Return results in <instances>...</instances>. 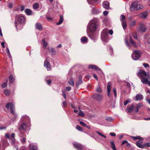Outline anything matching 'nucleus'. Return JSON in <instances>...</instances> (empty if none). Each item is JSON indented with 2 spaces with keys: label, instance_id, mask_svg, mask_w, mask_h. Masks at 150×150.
<instances>
[{
  "label": "nucleus",
  "instance_id": "f257e3e1",
  "mask_svg": "<svg viewBox=\"0 0 150 150\" xmlns=\"http://www.w3.org/2000/svg\"><path fill=\"white\" fill-rule=\"evenodd\" d=\"M98 21V19L96 18L91 20L87 25V30H88L92 33H93L96 31L97 27Z\"/></svg>",
  "mask_w": 150,
  "mask_h": 150
},
{
  "label": "nucleus",
  "instance_id": "f03ea898",
  "mask_svg": "<svg viewBox=\"0 0 150 150\" xmlns=\"http://www.w3.org/2000/svg\"><path fill=\"white\" fill-rule=\"evenodd\" d=\"M137 74L141 77V81L143 83L148 84L150 86V81H149L147 79L149 77L148 73L144 70H140Z\"/></svg>",
  "mask_w": 150,
  "mask_h": 150
},
{
  "label": "nucleus",
  "instance_id": "7ed1b4c3",
  "mask_svg": "<svg viewBox=\"0 0 150 150\" xmlns=\"http://www.w3.org/2000/svg\"><path fill=\"white\" fill-rule=\"evenodd\" d=\"M25 18L23 16H18L16 17L15 20V26L17 29L22 28L24 23Z\"/></svg>",
  "mask_w": 150,
  "mask_h": 150
},
{
  "label": "nucleus",
  "instance_id": "20e7f679",
  "mask_svg": "<svg viewBox=\"0 0 150 150\" xmlns=\"http://www.w3.org/2000/svg\"><path fill=\"white\" fill-rule=\"evenodd\" d=\"M108 33L110 35H112L113 34V31L112 30H109L108 28H105L103 30L101 33V39L103 41L105 42L108 41Z\"/></svg>",
  "mask_w": 150,
  "mask_h": 150
},
{
  "label": "nucleus",
  "instance_id": "39448f33",
  "mask_svg": "<svg viewBox=\"0 0 150 150\" xmlns=\"http://www.w3.org/2000/svg\"><path fill=\"white\" fill-rule=\"evenodd\" d=\"M21 120L23 123H22L19 125V130L20 131L25 130L27 128V125L24 122L28 123L30 122V119L28 116H23L22 117Z\"/></svg>",
  "mask_w": 150,
  "mask_h": 150
},
{
  "label": "nucleus",
  "instance_id": "423d86ee",
  "mask_svg": "<svg viewBox=\"0 0 150 150\" xmlns=\"http://www.w3.org/2000/svg\"><path fill=\"white\" fill-rule=\"evenodd\" d=\"M143 142L142 140H140L136 142V144L139 147L142 149H144L150 147V143L146 142L143 144H141V143Z\"/></svg>",
  "mask_w": 150,
  "mask_h": 150
},
{
  "label": "nucleus",
  "instance_id": "0eeeda50",
  "mask_svg": "<svg viewBox=\"0 0 150 150\" xmlns=\"http://www.w3.org/2000/svg\"><path fill=\"white\" fill-rule=\"evenodd\" d=\"M132 54V57L134 60H136L138 59L141 57V52L137 50H134L133 51Z\"/></svg>",
  "mask_w": 150,
  "mask_h": 150
},
{
  "label": "nucleus",
  "instance_id": "6e6552de",
  "mask_svg": "<svg viewBox=\"0 0 150 150\" xmlns=\"http://www.w3.org/2000/svg\"><path fill=\"white\" fill-rule=\"evenodd\" d=\"M92 97L95 100L98 102H101L103 98V95L100 93H95L93 96Z\"/></svg>",
  "mask_w": 150,
  "mask_h": 150
},
{
  "label": "nucleus",
  "instance_id": "1a4fd4ad",
  "mask_svg": "<svg viewBox=\"0 0 150 150\" xmlns=\"http://www.w3.org/2000/svg\"><path fill=\"white\" fill-rule=\"evenodd\" d=\"M139 31L144 32L146 30V27L143 23H141L139 24Z\"/></svg>",
  "mask_w": 150,
  "mask_h": 150
},
{
  "label": "nucleus",
  "instance_id": "9d476101",
  "mask_svg": "<svg viewBox=\"0 0 150 150\" xmlns=\"http://www.w3.org/2000/svg\"><path fill=\"white\" fill-rule=\"evenodd\" d=\"M44 66L48 71H49L51 69V66L50 64L47 60H46L44 62Z\"/></svg>",
  "mask_w": 150,
  "mask_h": 150
},
{
  "label": "nucleus",
  "instance_id": "9b49d317",
  "mask_svg": "<svg viewBox=\"0 0 150 150\" xmlns=\"http://www.w3.org/2000/svg\"><path fill=\"white\" fill-rule=\"evenodd\" d=\"M149 12L148 11H145L140 13L138 15V16L140 18H146Z\"/></svg>",
  "mask_w": 150,
  "mask_h": 150
},
{
  "label": "nucleus",
  "instance_id": "f8f14e48",
  "mask_svg": "<svg viewBox=\"0 0 150 150\" xmlns=\"http://www.w3.org/2000/svg\"><path fill=\"white\" fill-rule=\"evenodd\" d=\"M73 145L78 150H82L83 149V146L77 142H74L73 144Z\"/></svg>",
  "mask_w": 150,
  "mask_h": 150
},
{
  "label": "nucleus",
  "instance_id": "ddd939ff",
  "mask_svg": "<svg viewBox=\"0 0 150 150\" xmlns=\"http://www.w3.org/2000/svg\"><path fill=\"white\" fill-rule=\"evenodd\" d=\"M143 105L142 103H139L136 105L134 110L135 112H138L139 109L141 108Z\"/></svg>",
  "mask_w": 150,
  "mask_h": 150
},
{
  "label": "nucleus",
  "instance_id": "4468645a",
  "mask_svg": "<svg viewBox=\"0 0 150 150\" xmlns=\"http://www.w3.org/2000/svg\"><path fill=\"white\" fill-rule=\"evenodd\" d=\"M110 86L111 83L110 82L108 83L107 86V94L108 96L110 97Z\"/></svg>",
  "mask_w": 150,
  "mask_h": 150
},
{
  "label": "nucleus",
  "instance_id": "2eb2a0df",
  "mask_svg": "<svg viewBox=\"0 0 150 150\" xmlns=\"http://www.w3.org/2000/svg\"><path fill=\"white\" fill-rule=\"evenodd\" d=\"M103 7L104 8L107 9H108L109 8V4L108 2L105 1L103 3Z\"/></svg>",
  "mask_w": 150,
  "mask_h": 150
},
{
  "label": "nucleus",
  "instance_id": "dca6fc26",
  "mask_svg": "<svg viewBox=\"0 0 150 150\" xmlns=\"http://www.w3.org/2000/svg\"><path fill=\"white\" fill-rule=\"evenodd\" d=\"M138 2L137 1H135L132 3L131 6V10H133L135 8L136 9L137 6V5Z\"/></svg>",
  "mask_w": 150,
  "mask_h": 150
},
{
  "label": "nucleus",
  "instance_id": "f3484780",
  "mask_svg": "<svg viewBox=\"0 0 150 150\" xmlns=\"http://www.w3.org/2000/svg\"><path fill=\"white\" fill-rule=\"evenodd\" d=\"M82 82L83 81L81 76L80 75H79L78 82L76 83L77 86L78 87L79 85L82 83Z\"/></svg>",
  "mask_w": 150,
  "mask_h": 150
},
{
  "label": "nucleus",
  "instance_id": "a211bd4d",
  "mask_svg": "<svg viewBox=\"0 0 150 150\" xmlns=\"http://www.w3.org/2000/svg\"><path fill=\"white\" fill-rule=\"evenodd\" d=\"M35 27L38 30H41L43 28L41 24L39 23H37L35 24Z\"/></svg>",
  "mask_w": 150,
  "mask_h": 150
},
{
  "label": "nucleus",
  "instance_id": "6ab92c4d",
  "mask_svg": "<svg viewBox=\"0 0 150 150\" xmlns=\"http://www.w3.org/2000/svg\"><path fill=\"white\" fill-rule=\"evenodd\" d=\"M29 146L30 150H38L37 147L34 144H29Z\"/></svg>",
  "mask_w": 150,
  "mask_h": 150
},
{
  "label": "nucleus",
  "instance_id": "aec40b11",
  "mask_svg": "<svg viewBox=\"0 0 150 150\" xmlns=\"http://www.w3.org/2000/svg\"><path fill=\"white\" fill-rule=\"evenodd\" d=\"M25 12L26 14L28 16L31 15L33 14L32 11L28 8L26 9L25 10Z\"/></svg>",
  "mask_w": 150,
  "mask_h": 150
},
{
  "label": "nucleus",
  "instance_id": "412c9836",
  "mask_svg": "<svg viewBox=\"0 0 150 150\" xmlns=\"http://www.w3.org/2000/svg\"><path fill=\"white\" fill-rule=\"evenodd\" d=\"M49 50V53L52 55H54L56 54V51L54 49L52 48H51L50 49L48 48Z\"/></svg>",
  "mask_w": 150,
  "mask_h": 150
},
{
  "label": "nucleus",
  "instance_id": "4be33fe9",
  "mask_svg": "<svg viewBox=\"0 0 150 150\" xmlns=\"http://www.w3.org/2000/svg\"><path fill=\"white\" fill-rule=\"evenodd\" d=\"M129 42L131 43L132 46L135 47H137V45L136 43L133 41L131 36H129Z\"/></svg>",
  "mask_w": 150,
  "mask_h": 150
},
{
  "label": "nucleus",
  "instance_id": "5701e85b",
  "mask_svg": "<svg viewBox=\"0 0 150 150\" xmlns=\"http://www.w3.org/2000/svg\"><path fill=\"white\" fill-rule=\"evenodd\" d=\"M144 38L147 43L149 44L150 43V38L149 37L148 35H145L144 36Z\"/></svg>",
  "mask_w": 150,
  "mask_h": 150
},
{
  "label": "nucleus",
  "instance_id": "b1692460",
  "mask_svg": "<svg viewBox=\"0 0 150 150\" xmlns=\"http://www.w3.org/2000/svg\"><path fill=\"white\" fill-rule=\"evenodd\" d=\"M88 35L89 38L92 40H94L96 38V36L93 33L89 34L88 33Z\"/></svg>",
  "mask_w": 150,
  "mask_h": 150
},
{
  "label": "nucleus",
  "instance_id": "393cba45",
  "mask_svg": "<svg viewBox=\"0 0 150 150\" xmlns=\"http://www.w3.org/2000/svg\"><path fill=\"white\" fill-rule=\"evenodd\" d=\"M134 106L133 105H131L130 106L128 107L127 111L129 112H131L133 110Z\"/></svg>",
  "mask_w": 150,
  "mask_h": 150
},
{
  "label": "nucleus",
  "instance_id": "a878e982",
  "mask_svg": "<svg viewBox=\"0 0 150 150\" xmlns=\"http://www.w3.org/2000/svg\"><path fill=\"white\" fill-rule=\"evenodd\" d=\"M10 110L11 113L13 114H15V108L14 105L13 104H10Z\"/></svg>",
  "mask_w": 150,
  "mask_h": 150
},
{
  "label": "nucleus",
  "instance_id": "bb28decb",
  "mask_svg": "<svg viewBox=\"0 0 150 150\" xmlns=\"http://www.w3.org/2000/svg\"><path fill=\"white\" fill-rule=\"evenodd\" d=\"M42 41L43 43V47L44 49H45L46 47L48 45V43L45 41V39L43 38L42 39Z\"/></svg>",
  "mask_w": 150,
  "mask_h": 150
},
{
  "label": "nucleus",
  "instance_id": "cd10ccee",
  "mask_svg": "<svg viewBox=\"0 0 150 150\" xmlns=\"http://www.w3.org/2000/svg\"><path fill=\"white\" fill-rule=\"evenodd\" d=\"M64 21L63 17L62 15H60L59 20L58 23H56L57 25H59L61 24Z\"/></svg>",
  "mask_w": 150,
  "mask_h": 150
},
{
  "label": "nucleus",
  "instance_id": "c85d7f7f",
  "mask_svg": "<svg viewBox=\"0 0 150 150\" xmlns=\"http://www.w3.org/2000/svg\"><path fill=\"white\" fill-rule=\"evenodd\" d=\"M111 147L113 150H117L115 147V144L113 141H110Z\"/></svg>",
  "mask_w": 150,
  "mask_h": 150
},
{
  "label": "nucleus",
  "instance_id": "c756f323",
  "mask_svg": "<svg viewBox=\"0 0 150 150\" xmlns=\"http://www.w3.org/2000/svg\"><path fill=\"white\" fill-rule=\"evenodd\" d=\"M143 98V96L142 95H137L136 96V99L137 100H142Z\"/></svg>",
  "mask_w": 150,
  "mask_h": 150
},
{
  "label": "nucleus",
  "instance_id": "7c9ffc66",
  "mask_svg": "<svg viewBox=\"0 0 150 150\" xmlns=\"http://www.w3.org/2000/svg\"><path fill=\"white\" fill-rule=\"evenodd\" d=\"M125 144H126V145L125 146H126L128 147H130V144L128 143V142L126 141L125 140L122 141V144L123 145Z\"/></svg>",
  "mask_w": 150,
  "mask_h": 150
},
{
  "label": "nucleus",
  "instance_id": "2f4dec72",
  "mask_svg": "<svg viewBox=\"0 0 150 150\" xmlns=\"http://www.w3.org/2000/svg\"><path fill=\"white\" fill-rule=\"evenodd\" d=\"M9 80L10 82L12 83L14 80V78L13 76L11 74L10 75L9 77Z\"/></svg>",
  "mask_w": 150,
  "mask_h": 150
},
{
  "label": "nucleus",
  "instance_id": "473e14b6",
  "mask_svg": "<svg viewBox=\"0 0 150 150\" xmlns=\"http://www.w3.org/2000/svg\"><path fill=\"white\" fill-rule=\"evenodd\" d=\"M98 67L95 65H90L89 66V68H92L96 70L98 69Z\"/></svg>",
  "mask_w": 150,
  "mask_h": 150
},
{
  "label": "nucleus",
  "instance_id": "72a5a7b5",
  "mask_svg": "<svg viewBox=\"0 0 150 150\" xmlns=\"http://www.w3.org/2000/svg\"><path fill=\"white\" fill-rule=\"evenodd\" d=\"M122 24L124 29H125L126 28L127 23L125 21H122Z\"/></svg>",
  "mask_w": 150,
  "mask_h": 150
},
{
  "label": "nucleus",
  "instance_id": "f704fd0d",
  "mask_svg": "<svg viewBox=\"0 0 150 150\" xmlns=\"http://www.w3.org/2000/svg\"><path fill=\"white\" fill-rule=\"evenodd\" d=\"M4 93L7 96H8L10 94V92L9 90L8 89H5L4 91Z\"/></svg>",
  "mask_w": 150,
  "mask_h": 150
},
{
  "label": "nucleus",
  "instance_id": "c9c22d12",
  "mask_svg": "<svg viewBox=\"0 0 150 150\" xmlns=\"http://www.w3.org/2000/svg\"><path fill=\"white\" fill-rule=\"evenodd\" d=\"M143 8V6L141 4H138L137 6L136 9L139 10Z\"/></svg>",
  "mask_w": 150,
  "mask_h": 150
},
{
  "label": "nucleus",
  "instance_id": "e433bc0d",
  "mask_svg": "<svg viewBox=\"0 0 150 150\" xmlns=\"http://www.w3.org/2000/svg\"><path fill=\"white\" fill-rule=\"evenodd\" d=\"M105 120L108 122H112L113 121V119L111 117H107L105 118Z\"/></svg>",
  "mask_w": 150,
  "mask_h": 150
},
{
  "label": "nucleus",
  "instance_id": "4c0bfd02",
  "mask_svg": "<svg viewBox=\"0 0 150 150\" xmlns=\"http://www.w3.org/2000/svg\"><path fill=\"white\" fill-rule=\"evenodd\" d=\"M88 38L86 37H83L81 39V42H84L87 41Z\"/></svg>",
  "mask_w": 150,
  "mask_h": 150
},
{
  "label": "nucleus",
  "instance_id": "58836bf2",
  "mask_svg": "<svg viewBox=\"0 0 150 150\" xmlns=\"http://www.w3.org/2000/svg\"><path fill=\"white\" fill-rule=\"evenodd\" d=\"M69 83L72 86H74V82L72 79H71L69 81Z\"/></svg>",
  "mask_w": 150,
  "mask_h": 150
},
{
  "label": "nucleus",
  "instance_id": "ea45409f",
  "mask_svg": "<svg viewBox=\"0 0 150 150\" xmlns=\"http://www.w3.org/2000/svg\"><path fill=\"white\" fill-rule=\"evenodd\" d=\"M20 141L22 144H24L26 142V138L25 137H23L21 139Z\"/></svg>",
  "mask_w": 150,
  "mask_h": 150
},
{
  "label": "nucleus",
  "instance_id": "a19ab883",
  "mask_svg": "<svg viewBox=\"0 0 150 150\" xmlns=\"http://www.w3.org/2000/svg\"><path fill=\"white\" fill-rule=\"evenodd\" d=\"M125 16L123 15H122L120 17V20L122 22V21H125Z\"/></svg>",
  "mask_w": 150,
  "mask_h": 150
},
{
  "label": "nucleus",
  "instance_id": "79ce46f5",
  "mask_svg": "<svg viewBox=\"0 0 150 150\" xmlns=\"http://www.w3.org/2000/svg\"><path fill=\"white\" fill-rule=\"evenodd\" d=\"M33 9H38L39 7V5L38 3H35L33 5Z\"/></svg>",
  "mask_w": 150,
  "mask_h": 150
},
{
  "label": "nucleus",
  "instance_id": "37998d69",
  "mask_svg": "<svg viewBox=\"0 0 150 150\" xmlns=\"http://www.w3.org/2000/svg\"><path fill=\"white\" fill-rule=\"evenodd\" d=\"M98 11L96 9V8H93L92 10V12L93 14H96L98 13Z\"/></svg>",
  "mask_w": 150,
  "mask_h": 150
},
{
  "label": "nucleus",
  "instance_id": "c03bdc74",
  "mask_svg": "<svg viewBox=\"0 0 150 150\" xmlns=\"http://www.w3.org/2000/svg\"><path fill=\"white\" fill-rule=\"evenodd\" d=\"M96 132L99 134V135L102 136L105 138H106V136L105 135H104L102 133L98 131H96Z\"/></svg>",
  "mask_w": 150,
  "mask_h": 150
},
{
  "label": "nucleus",
  "instance_id": "a18cd8bd",
  "mask_svg": "<svg viewBox=\"0 0 150 150\" xmlns=\"http://www.w3.org/2000/svg\"><path fill=\"white\" fill-rule=\"evenodd\" d=\"M78 115L81 117H83L85 115V114L82 111H80L78 114Z\"/></svg>",
  "mask_w": 150,
  "mask_h": 150
},
{
  "label": "nucleus",
  "instance_id": "49530a36",
  "mask_svg": "<svg viewBox=\"0 0 150 150\" xmlns=\"http://www.w3.org/2000/svg\"><path fill=\"white\" fill-rule=\"evenodd\" d=\"M136 22L135 21H132L130 22V26H133L135 24Z\"/></svg>",
  "mask_w": 150,
  "mask_h": 150
},
{
  "label": "nucleus",
  "instance_id": "de8ad7c7",
  "mask_svg": "<svg viewBox=\"0 0 150 150\" xmlns=\"http://www.w3.org/2000/svg\"><path fill=\"white\" fill-rule=\"evenodd\" d=\"M76 129L79 131H83L82 129L79 125H77L76 126Z\"/></svg>",
  "mask_w": 150,
  "mask_h": 150
},
{
  "label": "nucleus",
  "instance_id": "09e8293b",
  "mask_svg": "<svg viewBox=\"0 0 150 150\" xmlns=\"http://www.w3.org/2000/svg\"><path fill=\"white\" fill-rule=\"evenodd\" d=\"M125 42L126 45L129 48H131V45L129 44V43L128 42L127 40H125Z\"/></svg>",
  "mask_w": 150,
  "mask_h": 150
},
{
  "label": "nucleus",
  "instance_id": "8fccbe9b",
  "mask_svg": "<svg viewBox=\"0 0 150 150\" xmlns=\"http://www.w3.org/2000/svg\"><path fill=\"white\" fill-rule=\"evenodd\" d=\"M96 91L99 93L102 92V90L100 87L99 86L97 88Z\"/></svg>",
  "mask_w": 150,
  "mask_h": 150
},
{
  "label": "nucleus",
  "instance_id": "3c124183",
  "mask_svg": "<svg viewBox=\"0 0 150 150\" xmlns=\"http://www.w3.org/2000/svg\"><path fill=\"white\" fill-rule=\"evenodd\" d=\"M97 71V72L100 74H102L103 73V72L101 70L99 67H98V69L96 70Z\"/></svg>",
  "mask_w": 150,
  "mask_h": 150
},
{
  "label": "nucleus",
  "instance_id": "603ef678",
  "mask_svg": "<svg viewBox=\"0 0 150 150\" xmlns=\"http://www.w3.org/2000/svg\"><path fill=\"white\" fill-rule=\"evenodd\" d=\"M13 104L12 103H7L6 105V108L8 109V110L9 109V107H10V104Z\"/></svg>",
  "mask_w": 150,
  "mask_h": 150
},
{
  "label": "nucleus",
  "instance_id": "864d4df0",
  "mask_svg": "<svg viewBox=\"0 0 150 150\" xmlns=\"http://www.w3.org/2000/svg\"><path fill=\"white\" fill-rule=\"evenodd\" d=\"M130 101V99H127L126 101L124 102V105H126Z\"/></svg>",
  "mask_w": 150,
  "mask_h": 150
},
{
  "label": "nucleus",
  "instance_id": "5fc2aeb1",
  "mask_svg": "<svg viewBox=\"0 0 150 150\" xmlns=\"http://www.w3.org/2000/svg\"><path fill=\"white\" fill-rule=\"evenodd\" d=\"M143 65L145 68L149 67V65L148 63H144Z\"/></svg>",
  "mask_w": 150,
  "mask_h": 150
},
{
  "label": "nucleus",
  "instance_id": "6e6d98bb",
  "mask_svg": "<svg viewBox=\"0 0 150 150\" xmlns=\"http://www.w3.org/2000/svg\"><path fill=\"white\" fill-rule=\"evenodd\" d=\"M7 85V83L5 82V83H3L1 85V87L3 88H5V87H6V86Z\"/></svg>",
  "mask_w": 150,
  "mask_h": 150
},
{
  "label": "nucleus",
  "instance_id": "4d7b16f0",
  "mask_svg": "<svg viewBox=\"0 0 150 150\" xmlns=\"http://www.w3.org/2000/svg\"><path fill=\"white\" fill-rule=\"evenodd\" d=\"M113 91L114 93L115 97L116 98L117 97V93L116 90L115 88H113Z\"/></svg>",
  "mask_w": 150,
  "mask_h": 150
},
{
  "label": "nucleus",
  "instance_id": "13d9d810",
  "mask_svg": "<svg viewBox=\"0 0 150 150\" xmlns=\"http://www.w3.org/2000/svg\"><path fill=\"white\" fill-rule=\"evenodd\" d=\"M5 136L8 139H10L11 137H10V134L9 133H6L5 134Z\"/></svg>",
  "mask_w": 150,
  "mask_h": 150
},
{
  "label": "nucleus",
  "instance_id": "bf43d9fd",
  "mask_svg": "<svg viewBox=\"0 0 150 150\" xmlns=\"http://www.w3.org/2000/svg\"><path fill=\"white\" fill-rule=\"evenodd\" d=\"M132 35L133 37L136 39H137V34L136 33H135L134 34H132Z\"/></svg>",
  "mask_w": 150,
  "mask_h": 150
},
{
  "label": "nucleus",
  "instance_id": "052dcab7",
  "mask_svg": "<svg viewBox=\"0 0 150 150\" xmlns=\"http://www.w3.org/2000/svg\"><path fill=\"white\" fill-rule=\"evenodd\" d=\"M133 139L134 140H135L137 139H139V137H132Z\"/></svg>",
  "mask_w": 150,
  "mask_h": 150
},
{
  "label": "nucleus",
  "instance_id": "680f3d73",
  "mask_svg": "<svg viewBox=\"0 0 150 150\" xmlns=\"http://www.w3.org/2000/svg\"><path fill=\"white\" fill-rule=\"evenodd\" d=\"M80 123L81 125L85 127V126H86V124L83 122L80 121Z\"/></svg>",
  "mask_w": 150,
  "mask_h": 150
},
{
  "label": "nucleus",
  "instance_id": "e2e57ef3",
  "mask_svg": "<svg viewBox=\"0 0 150 150\" xmlns=\"http://www.w3.org/2000/svg\"><path fill=\"white\" fill-rule=\"evenodd\" d=\"M108 11H105L103 12V14L105 16H106L108 15Z\"/></svg>",
  "mask_w": 150,
  "mask_h": 150
},
{
  "label": "nucleus",
  "instance_id": "0e129e2a",
  "mask_svg": "<svg viewBox=\"0 0 150 150\" xmlns=\"http://www.w3.org/2000/svg\"><path fill=\"white\" fill-rule=\"evenodd\" d=\"M91 76L90 75H87L85 76V78L86 79H87V80H88L90 78H91Z\"/></svg>",
  "mask_w": 150,
  "mask_h": 150
},
{
  "label": "nucleus",
  "instance_id": "69168bd1",
  "mask_svg": "<svg viewBox=\"0 0 150 150\" xmlns=\"http://www.w3.org/2000/svg\"><path fill=\"white\" fill-rule=\"evenodd\" d=\"M47 82L48 85H49L51 83V81L50 79H49L47 81Z\"/></svg>",
  "mask_w": 150,
  "mask_h": 150
},
{
  "label": "nucleus",
  "instance_id": "338daca9",
  "mask_svg": "<svg viewBox=\"0 0 150 150\" xmlns=\"http://www.w3.org/2000/svg\"><path fill=\"white\" fill-rule=\"evenodd\" d=\"M63 104L64 107H65L67 106V103L66 101H64L63 102Z\"/></svg>",
  "mask_w": 150,
  "mask_h": 150
},
{
  "label": "nucleus",
  "instance_id": "774afa93",
  "mask_svg": "<svg viewBox=\"0 0 150 150\" xmlns=\"http://www.w3.org/2000/svg\"><path fill=\"white\" fill-rule=\"evenodd\" d=\"M146 100L148 103L150 104V99L149 98H146Z\"/></svg>",
  "mask_w": 150,
  "mask_h": 150
}]
</instances>
